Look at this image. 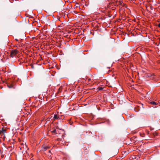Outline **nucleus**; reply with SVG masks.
Masks as SVG:
<instances>
[{"mask_svg": "<svg viewBox=\"0 0 160 160\" xmlns=\"http://www.w3.org/2000/svg\"><path fill=\"white\" fill-rule=\"evenodd\" d=\"M52 133H54L55 134H57L56 130L55 129H53L52 131Z\"/></svg>", "mask_w": 160, "mask_h": 160, "instance_id": "nucleus-6", "label": "nucleus"}, {"mask_svg": "<svg viewBox=\"0 0 160 160\" xmlns=\"http://www.w3.org/2000/svg\"><path fill=\"white\" fill-rule=\"evenodd\" d=\"M18 53V51L17 49L13 50L11 52L10 56L12 58H13Z\"/></svg>", "mask_w": 160, "mask_h": 160, "instance_id": "nucleus-2", "label": "nucleus"}, {"mask_svg": "<svg viewBox=\"0 0 160 160\" xmlns=\"http://www.w3.org/2000/svg\"><path fill=\"white\" fill-rule=\"evenodd\" d=\"M7 86L9 88H12L13 87V86L12 84H10V85L8 84Z\"/></svg>", "mask_w": 160, "mask_h": 160, "instance_id": "nucleus-8", "label": "nucleus"}, {"mask_svg": "<svg viewBox=\"0 0 160 160\" xmlns=\"http://www.w3.org/2000/svg\"><path fill=\"white\" fill-rule=\"evenodd\" d=\"M103 89V88H102V87H98V88H97V89L98 90V91H99V90H102Z\"/></svg>", "mask_w": 160, "mask_h": 160, "instance_id": "nucleus-9", "label": "nucleus"}, {"mask_svg": "<svg viewBox=\"0 0 160 160\" xmlns=\"http://www.w3.org/2000/svg\"><path fill=\"white\" fill-rule=\"evenodd\" d=\"M158 26L159 28H160V23H159L158 25Z\"/></svg>", "mask_w": 160, "mask_h": 160, "instance_id": "nucleus-10", "label": "nucleus"}, {"mask_svg": "<svg viewBox=\"0 0 160 160\" xmlns=\"http://www.w3.org/2000/svg\"><path fill=\"white\" fill-rule=\"evenodd\" d=\"M15 40H16V41H18V40L17 39H15Z\"/></svg>", "mask_w": 160, "mask_h": 160, "instance_id": "nucleus-11", "label": "nucleus"}, {"mask_svg": "<svg viewBox=\"0 0 160 160\" xmlns=\"http://www.w3.org/2000/svg\"><path fill=\"white\" fill-rule=\"evenodd\" d=\"M150 103L153 105H156L157 104L154 101H152L150 102Z\"/></svg>", "mask_w": 160, "mask_h": 160, "instance_id": "nucleus-7", "label": "nucleus"}, {"mask_svg": "<svg viewBox=\"0 0 160 160\" xmlns=\"http://www.w3.org/2000/svg\"><path fill=\"white\" fill-rule=\"evenodd\" d=\"M6 133V130L3 128L0 130V135L1 136V138H2L3 140L5 138V134Z\"/></svg>", "mask_w": 160, "mask_h": 160, "instance_id": "nucleus-1", "label": "nucleus"}, {"mask_svg": "<svg viewBox=\"0 0 160 160\" xmlns=\"http://www.w3.org/2000/svg\"><path fill=\"white\" fill-rule=\"evenodd\" d=\"M49 148V147L46 146V145H44L42 146V149L44 151L46 150L47 149Z\"/></svg>", "mask_w": 160, "mask_h": 160, "instance_id": "nucleus-3", "label": "nucleus"}, {"mask_svg": "<svg viewBox=\"0 0 160 160\" xmlns=\"http://www.w3.org/2000/svg\"><path fill=\"white\" fill-rule=\"evenodd\" d=\"M9 101V99H7L4 100L2 102V104L3 105L6 104Z\"/></svg>", "mask_w": 160, "mask_h": 160, "instance_id": "nucleus-4", "label": "nucleus"}, {"mask_svg": "<svg viewBox=\"0 0 160 160\" xmlns=\"http://www.w3.org/2000/svg\"><path fill=\"white\" fill-rule=\"evenodd\" d=\"M59 118V117L57 114H54L53 117V120H55L56 119H58Z\"/></svg>", "mask_w": 160, "mask_h": 160, "instance_id": "nucleus-5", "label": "nucleus"}]
</instances>
